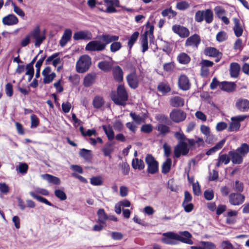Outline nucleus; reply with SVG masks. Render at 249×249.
<instances>
[{"mask_svg":"<svg viewBox=\"0 0 249 249\" xmlns=\"http://www.w3.org/2000/svg\"><path fill=\"white\" fill-rule=\"evenodd\" d=\"M177 60L178 62H190L191 58L187 53H181L178 55Z\"/></svg>","mask_w":249,"mask_h":249,"instance_id":"obj_41","label":"nucleus"},{"mask_svg":"<svg viewBox=\"0 0 249 249\" xmlns=\"http://www.w3.org/2000/svg\"><path fill=\"white\" fill-rule=\"evenodd\" d=\"M41 177L43 179L46 180L49 183H52L55 185H59L61 183L60 179L55 176L53 175L45 174L41 175Z\"/></svg>","mask_w":249,"mask_h":249,"instance_id":"obj_22","label":"nucleus"},{"mask_svg":"<svg viewBox=\"0 0 249 249\" xmlns=\"http://www.w3.org/2000/svg\"><path fill=\"white\" fill-rule=\"evenodd\" d=\"M233 21L234 22L233 30L235 36L236 37H239L242 35L243 33V29L241 26L240 19L238 18H233Z\"/></svg>","mask_w":249,"mask_h":249,"instance_id":"obj_17","label":"nucleus"},{"mask_svg":"<svg viewBox=\"0 0 249 249\" xmlns=\"http://www.w3.org/2000/svg\"><path fill=\"white\" fill-rule=\"evenodd\" d=\"M73 38L74 40L86 39H88V35L84 31H79L74 34Z\"/></svg>","mask_w":249,"mask_h":249,"instance_id":"obj_40","label":"nucleus"},{"mask_svg":"<svg viewBox=\"0 0 249 249\" xmlns=\"http://www.w3.org/2000/svg\"><path fill=\"white\" fill-rule=\"evenodd\" d=\"M99 38L103 41V43L98 40L91 41L87 44L86 50L89 51H102L105 49L107 44L113 41L118 40L119 36L109 34H103L99 36Z\"/></svg>","mask_w":249,"mask_h":249,"instance_id":"obj_1","label":"nucleus"},{"mask_svg":"<svg viewBox=\"0 0 249 249\" xmlns=\"http://www.w3.org/2000/svg\"><path fill=\"white\" fill-rule=\"evenodd\" d=\"M113 73L114 79L116 81L120 82L123 80V71L120 67H115L113 69Z\"/></svg>","mask_w":249,"mask_h":249,"instance_id":"obj_28","label":"nucleus"},{"mask_svg":"<svg viewBox=\"0 0 249 249\" xmlns=\"http://www.w3.org/2000/svg\"><path fill=\"white\" fill-rule=\"evenodd\" d=\"M172 165V160L170 158H167L166 160L163 163L161 166V172L164 174H166L169 172Z\"/></svg>","mask_w":249,"mask_h":249,"instance_id":"obj_27","label":"nucleus"},{"mask_svg":"<svg viewBox=\"0 0 249 249\" xmlns=\"http://www.w3.org/2000/svg\"><path fill=\"white\" fill-rule=\"evenodd\" d=\"M98 215V222L100 224H105L108 216L106 213L105 210L103 209H100L97 212Z\"/></svg>","mask_w":249,"mask_h":249,"instance_id":"obj_24","label":"nucleus"},{"mask_svg":"<svg viewBox=\"0 0 249 249\" xmlns=\"http://www.w3.org/2000/svg\"><path fill=\"white\" fill-rule=\"evenodd\" d=\"M235 151L242 157H245L249 152V146L246 143H242Z\"/></svg>","mask_w":249,"mask_h":249,"instance_id":"obj_29","label":"nucleus"},{"mask_svg":"<svg viewBox=\"0 0 249 249\" xmlns=\"http://www.w3.org/2000/svg\"><path fill=\"white\" fill-rule=\"evenodd\" d=\"M132 166L134 169L139 170H142L145 167L143 160L137 158L132 160Z\"/></svg>","mask_w":249,"mask_h":249,"instance_id":"obj_30","label":"nucleus"},{"mask_svg":"<svg viewBox=\"0 0 249 249\" xmlns=\"http://www.w3.org/2000/svg\"><path fill=\"white\" fill-rule=\"evenodd\" d=\"M2 23L6 25H13L18 23V19L14 14H9L2 18Z\"/></svg>","mask_w":249,"mask_h":249,"instance_id":"obj_16","label":"nucleus"},{"mask_svg":"<svg viewBox=\"0 0 249 249\" xmlns=\"http://www.w3.org/2000/svg\"><path fill=\"white\" fill-rule=\"evenodd\" d=\"M204 20L208 24L212 23L213 19V14L212 10L208 9L204 10Z\"/></svg>","mask_w":249,"mask_h":249,"instance_id":"obj_32","label":"nucleus"},{"mask_svg":"<svg viewBox=\"0 0 249 249\" xmlns=\"http://www.w3.org/2000/svg\"><path fill=\"white\" fill-rule=\"evenodd\" d=\"M54 194L57 197L61 200H65L67 198V196L65 193L61 190H56L54 191Z\"/></svg>","mask_w":249,"mask_h":249,"instance_id":"obj_58","label":"nucleus"},{"mask_svg":"<svg viewBox=\"0 0 249 249\" xmlns=\"http://www.w3.org/2000/svg\"><path fill=\"white\" fill-rule=\"evenodd\" d=\"M0 191L3 194H7L9 192V187L5 183L0 182Z\"/></svg>","mask_w":249,"mask_h":249,"instance_id":"obj_63","label":"nucleus"},{"mask_svg":"<svg viewBox=\"0 0 249 249\" xmlns=\"http://www.w3.org/2000/svg\"><path fill=\"white\" fill-rule=\"evenodd\" d=\"M245 196L240 193H231L229 196V202L232 205H239L245 201Z\"/></svg>","mask_w":249,"mask_h":249,"instance_id":"obj_12","label":"nucleus"},{"mask_svg":"<svg viewBox=\"0 0 249 249\" xmlns=\"http://www.w3.org/2000/svg\"><path fill=\"white\" fill-rule=\"evenodd\" d=\"M187 114L183 110L174 108L169 114L170 119L174 122L178 123L184 121L186 118Z\"/></svg>","mask_w":249,"mask_h":249,"instance_id":"obj_4","label":"nucleus"},{"mask_svg":"<svg viewBox=\"0 0 249 249\" xmlns=\"http://www.w3.org/2000/svg\"><path fill=\"white\" fill-rule=\"evenodd\" d=\"M222 249H233L232 245L229 241H224L221 243Z\"/></svg>","mask_w":249,"mask_h":249,"instance_id":"obj_64","label":"nucleus"},{"mask_svg":"<svg viewBox=\"0 0 249 249\" xmlns=\"http://www.w3.org/2000/svg\"><path fill=\"white\" fill-rule=\"evenodd\" d=\"M59 55V53H56L53 54L52 55L49 56L46 60V62H60L61 60L59 57H58Z\"/></svg>","mask_w":249,"mask_h":249,"instance_id":"obj_52","label":"nucleus"},{"mask_svg":"<svg viewBox=\"0 0 249 249\" xmlns=\"http://www.w3.org/2000/svg\"><path fill=\"white\" fill-rule=\"evenodd\" d=\"M128 84L132 89H136L138 86V80L136 74L134 72L131 73L127 76Z\"/></svg>","mask_w":249,"mask_h":249,"instance_id":"obj_18","label":"nucleus"},{"mask_svg":"<svg viewBox=\"0 0 249 249\" xmlns=\"http://www.w3.org/2000/svg\"><path fill=\"white\" fill-rule=\"evenodd\" d=\"M152 126L150 124H146L142 125L141 128V130L142 132L149 133H150L152 131Z\"/></svg>","mask_w":249,"mask_h":249,"instance_id":"obj_62","label":"nucleus"},{"mask_svg":"<svg viewBox=\"0 0 249 249\" xmlns=\"http://www.w3.org/2000/svg\"><path fill=\"white\" fill-rule=\"evenodd\" d=\"M190 3L185 0L178 2L176 4V8L178 9L181 11H184L190 7Z\"/></svg>","mask_w":249,"mask_h":249,"instance_id":"obj_42","label":"nucleus"},{"mask_svg":"<svg viewBox=\"0 0 249 249\" xmlns=\"http://www.w3.org/2000/svg\"><path fill=\"white\" fill-rule=\"evenodd\" d=\"M235 107L241 112H246L249 109V101L246 99H238L235 103Z\"/></svg>","mask_w":249,"mask_h":249,"instance_id":"obj_13","label":"nucleus"},{"mask_svg":"<svg viewBox=\"0 0 249 249\" xmlns=\"http://www.w3.org/2000/svg\"><path fill=\"white\" fill-rule=\"evenodd\" d=\"M95 74H89L85 76L84 80V85L86 87H89L94 82Z\"/></svg>","mask_w":249,"mask_h":249,"instance_id":"obj_31","label":"nucleus"},{"mask_svg":"<svg viewBox=\"0 0 249 249\" xmlns=\"http://www.w3.org/2000/svg\"><path fill=\"white\" fill-rule=\"evenodd\" d=\"M56 74L54 72L51 73L50 75L44 76L43 82L45 84L51 83L55 77Z\"/></svg>","mask_w":249,"mask_h":249,"instance_id":"obj_61","label":"nucleus"},{"mask_svg":"<svg viewBox=\"0 0 249 249\" xmlns=\"http://www.w3.org/2000/svg\"><path fill=\"white\" fill-rule=\"evenodd\" d=\"M178 85L179 88L183 90H187L190 88L189 79L185 75H181L178 78Z\"/></svg>","mask_w":249,"mask_h":249,"instance_id":"obj_15","label":"nucleus"},{"mask_svg":"<svg viewBox=\"0 0 249 249\" xmlns=\"http://www.w3.org/2000/svg\"><path fill=\"white\" fill-rule=\"evenodd\" d=\"M204 10H198L196 12L195 19L197 22H201L204 20Z\"/></svg>","mask_w":249,"mask_h":249,"instance_id":"obj_48","label":"nucleus"},{"mask_svg":"<svg viewBox=\"0 0 249 249\" xmlns=\"http://www.w3.org/2000/svg\"><path fill=\"white\" fill-rule=\"evenodd\" d=\"M98 66L105 71H109L112 68L111 63H98Z\"/></svg>","mask_w":249,"mask_h":249,"instance_id":"obj_59","label":"nucleus"},{"mask_svg":"<svg viewBox=\"0 0 249 249\" xmlns=\"http://www.w3.org/2000/svg\"><path fill=\"white\" fill-rule=\"evenodd\" d=\"M30 195L34 198L37 200L38 201L45 203V204L49 206H53L52 204L49 202L45 198L41 196H38L33 192H30Z\"/></svg>","mask_w":249,"mask_h":249,"instance_id":"obj_38","label":"nucleus"},{"mask_svg":"<svg viewBox=\"0 0 249 249\" xmlns=\"http://www.w3.org/2000/svg\"><path fill=\"white\" fill-rule=\"evenodd\" d=\"M204 53L207 56L215 58V62H219L222 57L223 53L214 47H208L204 50Z\"/></svg>","mask_w":249,"mask_h":249,"instance_id":"obj_8","label":"nucleus"},{"mask_svg":"<svg viewBox=\"0 0 249 249\" xmlns=\"http://www.w3.org/2000/svg\"><path fill=\"white\" fill-rule=\"evenodd\" d=\"M80 131L84 136H91L92 135L96 136V131L95 129H88L86 132L84 131L83 126H81L79 128Z\"/></svg>","mask_w":249,"mask_h":249,"instance_id":"obj_46","label":"nucleus"},{"mask_svg":"<svg viewBox=\"0 0 249 249\" xmlns=\"http://www.w3.org/2000/svg\"><path fill=\"white\" fill-rule=\"evenodd\" d=\"M91 63H76V68L78 72L83 73L88 71Z\"/></svg>","mask_w":249,"mask_h":249,"instance_id":"obj_33","label":"nucleus"},{"mask_svg":"<svg viewBox=\"0 0 249 249\" xmlns=\"http://www.w3.org/2000/svg\"><path fill=\"white\" fill-rule=\"evenodd\" d=\"M111 98L114 103L118 105L124 106L128 99V94L123 85L118 86L117 92H112Z\"/></svg>","mask_w":249,"mask_h":249,"instance_id":"obj_2","label":"nucleus"},{"mask_svg":"<svg viewBox=\"0 0 249 249\" xmlns=\"http://www.w3.org/2000/svg\"><path fill=\"white\" fill-rule=\"evenodd\" d=\"M79 155L84 158L85 160H88L91 158V151L85 148L80 149Z\"/></svg>","mask_w":249,"mask_h":249,"instance_id":"obj_36","label":"nucleus"},{"mask_svg":"<svg viewBox=\"0 0 249 249\" xmlns=\"http://www.w3.org/2000/svg\"><path fill=\"white\" fill-rule=\"evenodd\" d=\"M230 160L231 159L229 155L226 154H219L215 164L216 167H220L223 163L226 165L228 164L230 162Z\"/></svg>","mask_w":249,"mask_h":249,"instance_id":"obj_20","label":"nucleus"},{"mask_svg":"<svg viewBox=\"0 0 249 249\" xmlns=\"http://www.w3.org/2000/svg\"><path fill=\"white\" fill-rule=\"evenodd\" d=\"M90 183L94 186H99L103 184L102 178L100 176L93 177L90 179Z\"/></svg>","mask_w":249,"mask_h":249,"instance_id":"obj_45","label":"nucleus"},{"mask_svg":"<svg viewBox=\"0 0 249 249\" xmlns=\"http://www.w3.org/2000/svg\"><path fill=\"white\" fill-rule=\"evenodd\" d=\"M202 249H215V246L210 242L201 241L200 243Z\"/></svg>","mask_w":249,"mask_h":249,"instance_id":"obj_56","label":"nucleus"},{"mask_svg":"<svg viewBox=\"0 0 249 249\" xmlns=\"http://www.w3.org/2000/svg\"><path fill=\"white\" fill-rule=\"evenodd\" d=\"M158 90L162 93H167L170 91L169 86L165 83H161L158 86Z\"/></svg>","mask_w":249,"mask_h":249,"instance_id":"obj_49","label":"nucleus"},{"mask_svg":"<svg viewBox=\"0 0 249 249\" xmlns=\"http://www.w3.org/2000/svg\"><path fill=\"white\" fill-rule=\"evenodd\" d=\"M233 189L239 192H242L244 189L243 183L238 180H236L233 187Z\"/></svg>","mask_w":249,"mask_h":249,"instance_id":"obj_60","label":"nucleus"},{"mask_svg":"<svg viewBox=\"0 0 249 249\" xmlns=\"http://www.w3.org/2000/svg\"><path fill=\"white\" fill-rule=\"evenodd\" d=\"M103 129L109 140L111 141L114 139V133L111 127L104 125L103 126Z\"/></svg>","mask_w":249,"mask_h":249,"instance_id":"obj_43","label":"nucleus"},{"mask_svg":"<svg viewBox=\"0 0 249 249\" xmlns=\"http://www.w3.org/2000/svg\"><path fill=\"white\" fill-rule=\"evenodd\" d=\"M39 123V122L37 117L35 114H32L31 116V128H36L38 125Z\"/></svg>","mask_w":249,"mask_h":249,"instance_id":"obj_57","label":"nucleus"},{"mask_svg":"<svg viewBox=\"0 0 249 249\" xmlns=\"http://www.w3.org/2000/svg\"><path fill=\"white\" fill-rule=\"evenodd\" d=\"M119 166L121 167L122 172L124 175H127L129 174L130 167L126 162H123L119 164Z\"/></svg>","mask_w":249,"mask_h":249,"instance_id":"obj_54","label":"nucleus"},{"mask_svg":"<svg viewBox=\"0 0 249 249\" xmlns=\"http://www.w3.org/2000/svg\"><path fill=\"white\" fill-rule=\"evenodd\" d=\"M229 155L231 157V160L234 164H241L243 162V157L236 151H230Z\"/></svg>","mask_w":249,"mask_h":249,"instance_id":"obj_21","label":"nucleus"},{"mask_svg":"<svg viewBox=\"0 0 249 249\" xmlns=\"http://www.w3.org/2000/svg\"><path fill=\"white\" fill-rule=\"evenodd\" d=\"M247 118L246 115H238L233 117L231 118L232 122L230 124L228 127L229 131H236L240 127V122L244 121Z\"/></svg>","mask_w":249,"mask_h":249,"instance_id":"obj_10","label":"nucleus"},{"mask_svg":"<svg viewBox=\"0 0 249 249\" xmlns=\"http://www.w3.org/2000/svg\"><path fill=\"white\" fill-rule=\"evenodd\" d=\"M189 151V147L185 142H179L174 147V157L179 158L181 155L186 156Z\"/></svg>","mask_w":249,"mask_h":249,"instance_id":"obj_5","label":"nucleus"},{"mask_svg":"<svg viewBox=\"0 0 249 249\" xmlns=\"http://www.w3.org/2000/svg\"><path fill=\"white\" fill-rule=\"evenodd\" d=\"M175 238L176 241H178L182 243L189 245L193 244V242L191 240L192 235L187 231H180L178 233H175Z\"/></svg>","mask_w":249,"mask_h":249,"instance_id":"obj_7","label":"nucleus"},{"mask_svg":"<svg viewBox=\"0 0 249 249\" xmlns=\"http://www.w3.org/2000/svg\"><path fill=\"white\" fill-rule=\"evenodd\" d=\"M225 142V140H222L221 141L217 143L214 146L210 149L207 152L206 155H211L213 153H214L215 152L218 151V150L220 149L223 146L224 143Z\"/></svg>","mask_w":249,"mask_h":249,"instance_id":"obj_26","label":"nucleus"},{"mask_svg":"<svg viewBox=\"0 0 249 249\" xmlns=\"http://www.w3.org/2000/svg\"><path fill=\"white\" fill-rule=\"evenodd\" d=\"M29 35L35 39V45L36 47L40 46L46 38L45 35H40V29L38 25L36 26Z\"/></svg>","mask_w":249,"mask_h":249,"instance_id":"obj_6","label":"nucleus"},{"mask_svg":"<svg viewBox=\"0 0 249 249\" xmlns=\"http://www.w3.org/2000/svg\"><path fill=\"white\" fill-rule=\"evenodd\" d=\"M113 41L110 46V50L112 53H115L119 51L122 47V44L120 42Z\"/></svg>","mask_w":249,"mask_h":249,"instance_id":"obj_44","label":"nucleus"},{"mask_svg":"<svg viewBox=\"0 0 249 249\" xmlns=\"http://www.w3.org/2000/svg\"><path fill=\"white\" fill-rule=\"evenodd\" d=\"M214 11L216 16L220 19L221 17H224L226 14L225 10L221 6H217L214 8Z\"/></svg>","mask_w":249,"mask_h":249,"instance_id":"obj_55","label":"nucleus"},{"mask_svg":"<svg viewBox=\"0 0 249 249\" xmlns=\"http://www.w3.org/2000/svg\"><path fill=\"white\" fill-rule=\"evenodd\" d=\"M228 38L227 33L225 31L219 32L216 36V40L219 42H223Z\"/></svg>","mask_w":249,"mask_h":249,"instance_id":"obj_50","label":"nucleus"},{"mask_svg":"<svg viewBox=\"0 0 249 249\" xmlns=\"http://www.w3.org/2000/svg\"><path fill=\"white\" fill-rule=\"evenodd\" d=\"M157 129L158 131H160L161 134L163 135L169 133L170 131L169 127L163 124H159L158 125Z\"/></svg>","mask_w":249,"mask_h":249,"instance_id":"obj_51","label":"nucleus"},{"mask_svg":"<svg viewBox=\"0 0 249 249\" xmlns=\"http://www.w3.org/2000/svg\"><path fill=\"white\" fill-rule=\"evenodd\" d=\"M164 237L161 239V241L164 244L167 245H176L177 244L176 240L175 238V232H167L162 234Z\"/></svg>","mask_w":249,"mask_h":249,"instance_id":"obj_14","label":"nucleus"},{"mask_svg":"<svg viewBox=\"0 0 249 249\" xmlns=\"http://www.w3.org/2000/svg\"><path fill=\"white\" fill-rule=\"evenodd\" d=\"M213 63H202L201 69V75L203 77L207 76L209 74V67H211Z\"/></svg>","mask_w":249,"mask_h":249,"instance_id":"obj_35","label":"nucleus"},{"mask_svg":"<svg viewBox=\"0 0 249 249\" xmlns=\"http://www.w3.org/2000/svg\"><path fill=\"white\" fill-rule=\"evenodd\" d=\"M145 161L147 165V172L154 174L159 170V163L151 154L146 155Z\"/></svg>","mask_w":249,"mask_h":249,"instance_id":"obj_3","label":"nucleus"},{"mask_svg":"<svg viewBox=\"0 0 249 249\" xmlns=\"http://www.w3.org/2000/svg\"><path fill=\"white\" fill-rule=\"evenodd\" d=\"M139 36V33L138 31H136L130 36L127 42V45L130 50L131 49L134 43L137 41Z\"/></svg>","mask_w":249,"mask_h":249,"instance_id":"obj_34","label":"nucleus"},{"mask_svg":"<svg viewBox=\"0 0 249 249\" xmlns=\"http://www.w3.org/2000/svg\"><path fill=\"white\" fill-rule=\"evenodd\" d=\"M10 1L14 7V11L18 16L22 17H24L25 16L24 11L20 8L18 7L13 0H10Z\"/></svg>","mask_w":249,"mask_h":249,"instance_id":"obj_53","label":"nucleus"},{"mask_svg":"<svg viewBox=\"0 0 249 249\" xmlns=\"http://www.w3.org/2000/svg\"><path fill=\"white\" fill-rule=\"evenodd\" d=\"M201 42L200 36L196 34H195L193 35L188 36L185 41V47H192L197 49L199 45Z\"/></svg>","mask_w":249,"mask_h":249,"instance_id":"obj_11","label":"nucleus"},{"mask_svg":"<svg viewBox=\"0 0 249 249\" xmlns=\"http://www.w3.org/2000/svg\"><path fill=\"white\" fill-rule=\"evenodd\" d=\"M170 104L173 107H181L184 105V100L179 96H175L170 99Z\"/></svg>","mask_w":249,"mask_h":249,"instance_id":"obj_19","label":"nucleus"},{"mask_svg":"<svg viewBox=\"0 0 249 249\" xmlns=\"http://www.w3.org/2000/svg\"><path fill=\"white\" fill-rule=\"evenodd\" d=\"M235 86L234 83L228 82H222L220 85L221 89L227 92L233 91L235 89Z\"/></svg>","mask_w":249,"mask_h":249,"instance_id":"obj_23","label":"nucleus"},{"mask_svg":"<svg viewBox=\"0 0 249 249\" xmlns=\"http://www.w3.org/2000/svg\"><path fill=\"white\" fill-rule=\"evenodd\" d=\"M172 30L175 34L182 38L188 37L190 35L189 29L187 27L179 24L173 25Z\"/></svg>","mask_w":249,"mask_h":249,"instance_id":"obj_9","label":"nucleus"},{"mask_svg":"<svg viewBox=\"0 0 249 249\" xmlns=\"http://www.w3.org/2000/svg\"><path fill=\"white\" fill-rule=\"evenodd\" d=\"M240 67L238 63H231L230 67V74L231 77L236 78L238 76Z\"/></svg>","mask_w":249,"mask_h":249,"instance_id":"obj_25","label":"nucleus"},{"mask_svg":"<svg viewBox=\"0 0 249 249\" xmlns=\"http://www.w3.org/2000/svg\"><path fill=\"white\" fill-rule=\"evenodd\" d=\"M104 104V101L102 97L96 96L93 101V105L95 108H100Z\"/></svg>","mask_w":249,"mask_h":249,"instance_id":"obj_47","label":"nucleus"},{"mask_svg":"<svg viewBox=\"0 0 249 249\" xmlns=\"http://www.w3.org/2000/svg\"><path fill=\"white\" fill-rule=\"evenodd\" d=\"M130 116L132 118L134 122H135L138 124H141L144 123L145 121V119L142 116L136 114L135 112H130Z\"/></svg>","mask_w":249,"mask_h":249,"instance_id":"obj_37","label":"nucleus"},{"mask_svg":"<svg viewBox=\"0 0 249 249\" xmlns=\"http://www.w3.org/2000/svg\"><path fill=\"white\" fill-rule=\"evenodd\" d=\"M147 33V31H145L142 36L141 42L142 47V52H145L148 49Z\"/></svg>","mask_w":249,"mask_h":249,"instance_id":"obj_39","label":"nucleus"}]
</instances>
